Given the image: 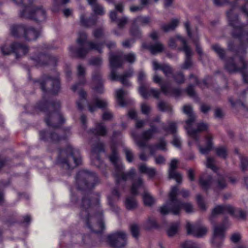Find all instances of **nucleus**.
<instances>
[{
  "label": "nucleus",
  "mask_w": 248,
  "mask_h": 248,
  "mask_svg": "<svg viewBox=\"0 0 248 248\" xmlns=\"http://www.w3.org/2000/svg\"><path fill=\"white\" fill-rule=\"evenodd\" d=\"M80 215L84 218L87 227L91 231L99 233L105 229L103 220V211L100 209L99 200L97 198L92 200L88 196L82 199Z\"/></svg>",
  "instance_id": "obj_1"
},
{
  "label": "nucleus",
  "mask_w": 248,
  "mask_h": 248,
  "mask_svg": "<svg viewBox=\"0 0 248 248\" xmlns=\"http://www.w3.org/2000/svg\"><path fill=\"white\" fill-rule=\"evenodd\" d=\"M178 189L177 186L171 187L169 195L168 201L159 209L162 215H165L170 212L174 215H177L180 214L182 208H184L188 213L193 211V206L191 203L182 202L177 199Z\"/></svg>",
  "instance_id": "obj_2"
},
{
  "label": "nucleus",
  "mask_w": 248,
  "mask_h": 248,
  "mask_svg": "<svg viewBox=\"0 0 248 248\" xmlns=\"http://www.w3.org/2000/svg\"><path fill=\"white\" fill-rule=\"evenodd\" d=\"M87 35L85 32L81 31L78 33V37L76 40L78 47L75 48L71 46L69 47L72 54L76 55L78 58H83L91 50H97L100 53L102 52V48L104 45L103 42L87 41Z\"/></svg>",
  "instance_id": "obj_3"
},
{
  "label": "nucleus",
  "mask_w": 248,
  "mask_h": 248,
  "mask_svg": "<svg viewBox=\"0 0 248 248\" xmlns=\"http://www.w3.org/2000/svg\"><path fill=\"white\" fill-rule=\"evenodd\" d=\"M57 163L65 170L73 169L81 163V158L78 150L69 146L64 150H61Z\"/></svg>",
  "instance_id": "obj_4"
},
{
  "label": "nucleus",
  "mask_w": 248,
  "mask_h": 248,
  "mask_svg": "<svg viewBox=\"0 0 248 248\" xmlns=\"http://www.w3.org/2000/svg\"><path fill=\"white\" fill-rule=\"evenodd\" d=\"M111 149L112 153L109 159L115 167L114 176L116 184L118 186L122 181L125 183L128 180L133 179L136 174V171L134 168H131L128 171L124 172V167L119 160L117 149L114 145L111 146Z\"/></svg>",
  "instance_id": "obj_5"
},
{
  "label": "nucleus",
  "mask_w": 248,
  "mask_h": 248,
  "mask_svg": "<svg viewBox=\"0 0 248 248\" xmlns=\"http://www.w3.org/2000/svg\"><path fill=\"white\" fill-rule=\"evenodd\" d=\"M225 68L231 73H241L244 81L248 83V62H246L243 58L240 57L239 53L226 60Z\"/></svg>",
  "instance_id": "obj_6"
},
{
  "label": "nucleus",
  "mask_w": 248,
  "mask_h": 248,
  "mask_svg": "<svg viewBox=\"0 0 248 248\" xmlns=\"http://www.w3.org/2000/svg\"><path fill=\"white\" fill-rule=\"evenodd\" d=\"M191 126L188 125L185 126L188 135L198 142V146L200 153L203 155L207 154L213 148L212 137L210 135L206 137V147L203 148L199 144L198 133L206 131L208 128V124L203 123H198L197 124V128L196 129L191 128Z\"/></svg>",
  "instance_id": "obj_7"
},
{
  "label": "nucleus",
  "mask_w": 248,
  "mask_h": 248,
  "mask_svg": "<svg viewBox=\"0 0 248 248\" xmlns=\"http://www.w3.org/2000/svg\"><path fill=\"white\" fill-rule=\"evenodd\" d=\"M229 23L233 28V37L238 38L243 46L248 45V32L244 29V27L239 21L238 16L234 15L232 9L227 12Z\"/></svg>",
  "instance_id": "obj_8"
},
{
  "label": "nucleus",
  "mask_w": 248,
  "mask_h": 248,
  "mask_svg": "<svg viewBox=\"0 0 248 248\" xmlns=\"http://www.w3.org/2000/svg\"><path fill=\"white\" fill-rule=\"evenodd\" d=\"M97 181L98 178L95 173L86 170L79 171L76 178L78 188L85 191L93 188Z\"/></svg>",
  "instance_id": "obj_9"
},
{
  "label": "nucleus",
  "mask_w": 248,
  "mask_h": 248,
  "mask_svg": "<svg viewBox=\"0 0 248 248\" xmlns=\"http://www.w3.org/2000/svg\"><path fill=\"white\" fill-rule=\"evenodd\" d=\"M20 16L37 22H42L45 20L46 15V10L42 6L36 7L31 3L20 12Z\"/></svg>",
  "instance_id": "obj_10"
},
{
  "label": "nucleus",
  "mask_w": 248,
  "mask_h": 248,
  "mask_svg": "<svg viewBox=\"0 0 248 248\" xmlns=\"http://www.w3.org/2000/svg\"><path fill=\"white\" fill-rule=\"evenodd\" d=\"M29 47L22 43L15 42L10 45H5L0 47V50L3 55L13 53L16 58H19L26 55L29 52Z\"/></svg>",
  "instance_id": "obj_11"
},
{
  "label": "nucleus",
  "mask_w": 248,
  "mask_h": 248,
  "mask_svg": "<svg viewBox=\"0 0 248 248\" xmlns=\"http://www.w3.org/2000/svg\"><path fill=\"white\" fill-rule=\"evenodd\" d=\"M60 107V103L59 101L52 103L51 108L54 110L51 113H46L45 119L46 123L48 126L56 128L64 122V119L58 110Z\"/></svg>",
  "instance_id": "obj_12"
},
{
  "label": "nucleus",
  "mask_w": 248,
  "mask_h": 248,
  "mask_svg": "<svg viewBox=\"0 0 248 248\" xmlns=\"http://www.w3.org/2000/svg\"><path fill=\"white\" fill-rule=\"evenodd\" d=\"M142 188L144 193L142 198L144 204L147 206H152L155 202V200L152 195L146 190L144 183L141 177L133 180L131 187V192L133 195H137L139 189Z\"/></svg>",
  "instance_id": "obj_13"
},
{
  "label": "nucleus",
  "mask_w": 248,
  "mask_h": 248,
  "mask_svg": "<svg viewBox=\"0 0 248 248\" xmlns=\"http://www.w3.org/2000/svg\"><path fill=\"white\" fill-rule=\"evenodd\" d=\"M109 245L115 248H122L126 244V236L123 232H118L108 236Z\"/></svg>",
  "instance_id": "obj_14"
},
{
  "label": "nucleus",
  "mask_w": 248,
  "mask_h": 248,
  "mask_svg": "<svg viewBox=\"0 0 248 248\" xmlns=\"http://www.w3.org/2000/svg\"><path fill=\"white\" fill-rule=\"evenodd\" d=\"M36 83L39 84L40 88L44 92L46 91V87L48 83H50L52 86L51 92L53 94H57L60 89V81L58 77L52 78L50 76H46L41 81H37Z\"/></svg>",
  "instance_id": "obj_15"
},
{
  "label": "nucleus",
  "mask_w": 248,
  "mask_h": 248,
  "mask_svg": "<svg viewBox=\"0 0 248 248\" xmlns=\"http://www.w3.org/2000/svg\"><path fill=\"white\" fill-rule=\"evenodd\" d=\"M109 60L111 68L110 78L112 80H115L118 78L116 75V69L122 67L123 63L122 54L116 55L110 53Z\"/></svg>",
  "instance_id": "obj_16"
},
{
  "label": "nucleus",
  "mask_w": 248,
  "mask_h": 248,
  "mask_svg": "<svg viewBox=\"0 0 248 248\" xmlns=\"http://www.w3.org/2000/svg\"><path fill=\"white\" fill-rule=\"evenodd\" d=\"M103 143L97 140L92 145V155L91 156L92 163L97 167H99L102 164L99 154L104 152V147Z\"/></svg>",
  "instance_id": "obj_17"
},
{
  "label": "nucleus",
  "mask_w": 248,
  "mask_h": 248,
  "mask_svg": "<svg viewBox=\"0 0 248 248\" xmlns=\"http://www.w3.org/2000/svg\"><path fill=\"white\" fill-rule=\"evenodd\" d=\"M150 129L144 131L141 135V139H138L132 134V136L135 139L136 143L140 148H143L147 146L146 142L151 140L155 133L158 132L157 128L152 124H150Z\"/></svg>",
  "instance_id": "obj_18"
},
{
  "label": "nucleus",
  "mask_w": 248,
  "mask_h": 248,
  "mask_svg": "<svg viewBox=\"0 0 248 248\" xmlns=\"http://www.w3.org/2000/svg\"><path fill=\"white\" fill-rule=\"evenodd\" d=\"M177 37L180 40L183 45V47L179 48V50L184 51L186 55L185 61L181 68L183 69H187L192 66L191 57L192 55V52L184 38L179 36Z\"/></svg>",
  "instance_id": "obj_19"
},
{
  "label": "nucleus",
  "mask_w": 248,
  "mask_h": 248,
  "mask_svg": "<svg viewBox=\"0 0 248 248\" xmlns=\"http://www.w3.org/2000/svg\"><path fill=\"white\" fill-rule=\"evenodd\" d=\"M36 66H43L46 64L56 65L57 59L55 57H51L48 55L40 54L38 56L32 57Z\"/></svg>",
  "instance_id": "obj_20"
},
{
  "label": "nucleus",
  "mask_w": 248,
  "mask_h": 248,
  "mask_svg": "<svg viewBox=\"0 0 248 248\" xmlns=\"http://www.w3.org/2000/svg\"><path fill=\"white\" fill-rule=\"evenodd\" d=\"M186 229L187 234H192L197 237H202L207 232V229L203 226L192 225L190 222H187Z\"/></svg>",
  "instance_id": "obj_21"
},
{
  "label": "nucleus",
  "mask_w": 248,
  "mask_h": 248,
  "mask_svg": "<svg viewBox=\"0 0 248 248\" xmlns=\"http://www.w3.org/2000/svg\"><path fill=\"white\" fill-rule=\"evenodd\" d=\"M225 229L223 224L214 227L212 243L215 246L219 247L222 244L224 238Z\"/></svg>",
  "instance_id": "obj_22"
},
{
  "label": "nucleus",
  "mask_w": 248,
  "mask_h": 248,
  "mask_svg": "<svg viewBox=\"0 0 248 248\" xmlns=\"http://www.w3.org/2000/svg\"><path fill=\"white\" fill-rule=\"evenodd\" d=\"M178 163V160L175 158L171 161L169 167V174L170 178L175 179L178 183L180 184L182 181V176L176 171Z\"/></svg>",
  "instance_id": "obj_23"
},
{
  "label": "nucleus",
  "mask_w": 248,
  "mask_h": 248,
  "mask_svg": "<svg viewBox=\"0 0 248 248\" xmlns=\"http://www.w3.org/2000/svg\"><path fill=\"white\" fill-rule=\"evenodd\" d=\"M40 137L42 140L48 141L53 143L59 142L62 139L55 131L50 132L47 133L44 131H40Z\"/></svg>",
  "instance_id": "obj_24"
},
{
  "label": "nucleus",
  "mask_w": 248,
  "mask_h": 248,
  "mask_svg": "<svg viewBox=\"0 0 248 248\" xmlns=\"http://www.w3.org/2000/svg\"><path fill=\"white\" fill-rule=\"evenodd\" d=\"M108 106V102L107 100L99 98H95L93 103L90 102L88 104V109L91 112L96 111L97 108L104 109L107 108Z\"/></svg>",
  "instance_id": "obj_25"
},
{
  "label": "nucleus",
  "mask_w": 248,
  "mask_h": 248,
  "mask_svg": "<svg viewBox=\"0 0 248 248\" xmlns=\"http://www.w3.org/2000/svg\"><path fill=\"white\" fill-rule=\"evenodd\" d=\"M40 31L36 30L34 28L26 25L23 37L28 41H31L36 40L40 35Z\"/></svg>",
  "instance_id": "obj_26"
},
{
  "label": "nucleus",
  "mask_w": 248,
  "mask_h": 248,
  "mask_svg": "<svg viewBox=\"0 0 248 248\" xmlns=\"http://www.w3.org/2000/svg\"><path fill=\"white\" fill-rule=\"evenodd\" d=\"M152 63L154 70H161L166 77L169 78L170 75L172 76L173 74V70L170 65L168 64H160L156 61H154Z\"/></svg>",
  "instance_id": "obj_27"
},
{
  "label": "nucleus",
  "mask_w": 248,
  "mask_h": 248,
  "mask_svg": "<svg viewBox=\"0 0 248 248\" xmlns=\"http://www.w3.org/2000/svg\"><path fill=\"white\" fill-rule=\"evenodd\" d=\"M233 211V207L230 205H217L212 210L211 217L221 214L232 213Z\"/></svg>",
  "instance_id": "obj_28"
},
{
  "label": "nucleus",
  "mask_w": 248,
  "mask_h": 248,
  "mask_svg": "<svg viewBox=\"0 0 248 248\" xmlns=\"http://www.w3.org/2000/svg\"><path fill=\"white\" fill-rule=\"evenodd\" d=\"M183 111L188 117L186 121V125L191 126L196 119V116L193 111L192 107L190 105H185L183 107Z\"/></svg>",
  "instance_id": "obj_29"
},
{
  "label": "nucleus",
  "mask_w": 248,
  "mask_h": 248,
  "mask_svg": "<svg viewBox=\"0 0 248 248\" xmlns=\"http://www.w3.org/2000/svg\"><path fill=\"white\" fill-rule=\"evenodd\" d=\"M145 78V73L142 71H140L138 75V81L140 85L139 93L143 97H146L149 95L146 93V86L148 85V84L144 83Z\"/></svg>",
  "instance_id": "obj_30"
},
{
  "label": "nucleus",
  "mask_w": 248,
  "mask_h": 248,
  "mask_svg": "<svg viewBox=\"0 0 248 248\" xmlns=\"http://www.w3.org/2000/svg\"><path fill=\"white\" fill-rule=\"evenodd\" d=\"M109 17L112 22H117L119 28L122 29L127 23L128 19L125 16H123L120 19L117 18L116 11H111L110 12Z\"/></svg>",
  "instance_id": "obj_31"
},
{
  "label": "nucleus",
  "mask_w": 248,
  "mask_h": 248,
  "mask_svg": "<svg viewBox=\"0 0 248 248\" xmlns=\"http://www.w3.org/2000/svg\"><path fill=\"white\" fill-rule=\"evenodd\" d=\"M86 74V69L85 67H84L81 64H79L77 66V75L79 78H80L81 81L79 83L76 84L75 85H73L72 87V90L75 92L79 84H84L85 82V79L84 78Z\"/></svg>",
  "instance_id": "obj_32"
},
{
  "label": "nucleus",
  "mask_w": 248,
  "mask_h": 248,
  "mask_svg": "<svg viewBox=\"0 0 248 248\" xmlns=\"http://www.w3.org/2000/svg\"><path fill=\"white\" fill-rule=\"evenodd\" d=\"M161 90L165 95H171L178 97L181 94L182 91L179 88H171L166 85H161Z\"/></svg>",
  "instance_id": "obj_33"
},
{
  "label": "nucleus",
  "mask_w": 248,
  "mask_h": 248,
  "mask_svg": "<svg viewBox=\"0 0 248 248\" xmlns=\"http://www.w3.org/2000/svg\"><path fill=\"white\" fill-rule=\"evenodd\" d=\"M142 46L144 48L148 49L151 53L154 55L161 52L164 49L163 45L159 42H157L150 46H147L143 43Z\"/></svg>",
  "instance_id": "obj_34"
},
{
  "label": "nucleus",
  "mask_w": 248,
  "mask_h": 248,
  "mask_svg": "<svg viewBox=\"0 0 248 248\" xmlns=\"http://www.w3.org/2000/svg\"><path fill=\"white\" fill-rule=\"evenodd\" d=\"M212 181V177L207 174H202L200 178L199 184L202 189L207 190L210 187Z\"/></svg>",
  "instance_id": "obj_35"
},
{
  "label": "nucleus",
  "mask_w": 248,
  "mask_h": 248,
  "mask_svg": "<svg viewBox=\"0 0 248 248\" xmlns=\"http://www.w3.org/2000/svg\"><path fill=\"white\" fill-rule=\"evenodd\" d=\"M26 25H13L11 27V33L15 37L23 36Z\"/></svg>",
  "instance_id": "obj_36"
},
{
  "label": "nucleus",
  "mask_w": 248,
  "mask_h": 248,
  "mask_svg": "<svg viewBox=\"0 0 248 248\" xmlns=\"http://www.w3.org/2000/svg\"><path fill=\"white\" fill-rule=\"evenodd\" d=\"M96 22L97 18L94 16L87 19L85 18L84 15H81L80 16V23L86 27H90L94 26L96 24Z\"/></svg>",
  "instance_id": "obj_37"
},
{
  "label": "nucleus",
  "mask_w": 248,
  "mask_h": 248,
  "mask_svg": "<svg viewBox=\"0 0 248 248\" xmlns=\"http://www.w3.org/2000/svg\"><path fill=\"white\" fill-rule=\"evenodd\" d=\"M179 20L177 19H173L168 24H164L161 25V29L165 32H169L173 31L178 26Z\"/></svg>",
  "instance_id": "obj_38"
},
{
  "label": "nucleus",
  "mask_w": 248,
  "mask_h": 248,
  "mask_svg": "<svg viewBox=\"0 0 248 248\" xmlns=\"http://www.w3.org/2000/svg\"><path fill=\"white\" fill-rule=\"evenodd\" d=\"M139 170L140 173L146 174L150 177H153L156 173L155 168H149L144 164L139 166Z\"/></svg>",
  "instance_id": "obj_39"
},
{
  "label": "nucleus",
  "mask_w": 248,
  "mask_h": 248,
  "mask_svg": "<svg viewBox=\"0 0 248 248\" xmlns=\"http://www.w3.org/2000/svg\"><path fill=\"white\" fill-rule=\"evenodd\" d=\"M91 131L93 134L101 136H105L107 133L106 126L102 123L97 124Z\"/></svg>",
  "instance_id": "obj_40"
},
{
  "label": "nucleus",
  "mask_w": 248,
  "mask_h": 248,
  "mask_svg": "<svg viewBox=\"0 0 248 248\" xmlns=\"http://www.w3.org/2000/svg\"><path fill=\"white\" fill-rule=\"evenodd\" d=\"M133 73V71L130 69L128 71L124 72L123 75L120 76H117L118 78L115 80H119L124 85L129 86H130V83L129 81L126 79V78L132 77Z\"/></svg>",
  "instance_id": "obj_41"
},
{
  "label": "nucleus",
  "mask_w": 248,
  "mask_h": 248,
  "mask_svg": "<svg viewBox=\"0 0 248 248\" xmlns=\"http://www.w3.org/2000/svg\"><path fill=\"white\" fill-rule=\"evenodd\" d=\"M124 205L126 209L133 210L137 207L138 204L134 197H128L124 201Z\"/></svg>",
  "instance_id": "obj_42"
},
{
  "label": "nucleus",
  "mask_w": 248,
  "mask_h": 248,
  "mask_svg": "<svg viewBox=\"0 0 248 248\" xmlns=\"http://www.w3.org/2000/svg\"><path fill=\"white\" fill-rule=\"evenodd\" d=\"M126 94V92L122 89H119L116 91V96L117 102L121 107H124L125 105L124 97Z\"/></svg>",
  "instance_id": "obj_43"
},
{
  "label": "nucleus",
  "mask_w": 248,
  "mask_h": 248,
  "mask_svg": "<svg viewBox=\"0 0 248 248\" xmlns=\"http://www.w3.org/2000/svg\"><path fill=\"white\" fill-rule=\"evenodd\" d=\"M216 187L217 189H223L226 187V178L222 175H219L215 182Z\"/></svg>",
  "instance_id": "obj_44"
},
{
  "label": "nucleus",
  "mask_w": 248,
  "mask_h": 248,
  "mask_svg": "<svg viewBox=\"0 0 248 248\" xmlns=\"http://www.w3.org/2000/svg\"><path fill=\"white\" fill-rule=\"evenodd\" d=\"M212 49L216 53L221 60H224L225 57V50L218 44H214L212 46Z\"/></svg>",
  "instance_id": "obj_45"
},
{
  "label": "nucleus",
  "mask_w": 248,
  "mask_h": 248,
  "mask_svg": "<svg viewBox=\"0 0 248 248\" xmlns=\"http://www.w3.org/2000/svg\"><path fill=\"white\" fill-rule=\"evenodd\" d=\"M139 22L141 26L150 25L152 20L149 16H139L134 20V22Z\"/></svg>",
  "instance_id": "obj_46"
},
{
  "label": "nucleus",
  "mask_w": 248,
  "mask_h": 248,
  "mask_svg": "<svg viewBox=\"0 0 248 248\" xmlns=\"http://www.w3.org/2000/svg\"><path fill=\"white\" fill-rule=\"evenodd\" d=\"M80 99L77 102V105L78 109L82 110L83 109V103L86 100V93L83 90H81L79 92Z\"/></svg>",
  "instance_id": "obj_47"
},
{
  "label": "nucleus",
  "mask_w": 248,
  "mask_h": 248,
  "mask_svg": "<svg viewBox=\"0 0 248 248\" xmlns=\"http://www.w3.org/2000/svg\"><path fill=\"white\" fill-rule=\"evenodd\" d=\"M172 78L174 82L178 84H182L185 81V76L182 72H177L173 74Z\"/></svg>",
  "instance_id": "obj_48"
},
{
  "label": "nucleus",
  "mask_w": 248,
  "mask_h": 248,
  "mask_svg": "<svg viewBox=\"0 0 248 248\" xmlns=\"http://www.w3.org/2000/svg\"><path fill=\"white\" fill-rule=\"evenodd\" d=\"M179 227L178 222L172 223L167 231L168 235L170 237L174 236L177 232Z\"/></svg>",
  "instance_id": "obj_49"
},
{
  "label": "nucleus",
  "mask_w": 248,
  "mask_h": 248,
  "mask_svg": "<svg viewBox=\"0 0 248 248\" xmlns=\"http://www.w3.org/2000/svg\"><path fill=\"white\" fill-rule=\"evenodd\" d=\"M146 93L149 95L146 97H143L144 98H147L151 96H153L155 98L158 99L160 94V92L158 90L154 88L149 89V85L146 86Z\"/></svg>",
  "instance_id": "obj_50"
},
{
  "label": "nucleus",
  "mask_w": 248,
  "mask_h": 248,
  "mask_svg": "<svg viewBox=\"0 0 248 248\" xmlns=\"http://www.w3.org/2000/svg\"><path fill=\"white\" fill-rule=\"evenodd\" d=\"M162 128L165 132L174 134V135H176L175 133L177 131V126L175 123H170L168 127L164 126V124H162Z\"/></svg>",
  "instance_id": "obj_51"
},
{
  "label": "nucleus",
  "mask_w": 248,
  "mask_h": 248,
  "mask_svg": "<svg viewBox=\"0 0 248 248\" xmlns=\"http://www.w3.org/2000/svg\"><path fill=\"white\" fill-rule=\"evenodd\" d=\"M230 214L236 218L241 219H245L247 216L246 212L240 209H234L233 208V212L230 213Z\"/></svg>",
  "instance_id": "obj_52"
},
{
  "label": "nucleus",
  "mask_w": 248,
  "mask_h": 248,
  "mask_svg": "<svg viewBox=\"0 0 248 248\" xmlns=\"http://www.w3.org/2000/svg\"><path fill=\"white\" fill-rule=\"evenodd\" d=\"M123 61H124L130 63H133L136 60V56L135 53L130 52L122 55Z\"/></svg>",
  "instance_id": "obj_53"
},
{
  "label": "nucleus",
  "mask_w": 248,
  "mask_h": 248,
  "mask_svg": "<svg viewBox=\"0 0 248 248\" xmlns=\"http://www.w3.org/2000/svg\"><path fill=\"white\" fill-rule=\"evenodd\" d=\"M144 226L146 229H150L153 228L157 227V224L155 218L150 217L145 223Z\"/></svg>",
  "instance_id": "obj_54"
},
{
  "label": "nucleus",
  "mask_w": 248,
  "mask_h": 248,
  "mask_svg": "<svg viewBox=\"0 0 248 248\" xmlns=\"http://www.w3.org/2000/svg\"><path fill=\"white\" fill-rule=\"evenodd\" d=\"M13 2L24 9L26 8L29 5L32 3L33 0H12Z\"/></svg>",
  "instance_id": "obj_55"
},
{
  "label": "nucleus",
  "mask_w": 248,
  "mask_h": 248,
  "mask_svg": "<svg viewBox=\"0 0 248 248\" xmlns=\"http://www.w3.org/2000/svg\"><path fill=\"white\" fill-rule=\"evenodd\" d=\"M182 248H201V246L191 241H186L181 244Z\"/></svg>",
  "instance_id": "obj_56"
},
{
  "label": "nucleus",
  "mask_w": 248,
  "mask_h": 248,
  "mask_svg": "<svg viewBox=\"0 0 248 248\" xmlns=\"http://www.w3.org/2000/svg\"><path fill=\"white\" fill-rule=\"evenodd\" d=\"M130 229L132 236L137 238L139 235L140 227L136 224H133L130 227Z\"/></svg>",
  "instance_id": "obj_57"
},
{
  "label": "nucleus",
  "mask_w": 248,
  "mask_h": 248,
  "mask_svg": "<svg viewBox=\"0 0 248 248\" xmlns=\"http://www.w3.org/2000/svg\"><path fill=\"white\" fill-rule=\"evenodd\" d=\"M217 155L222 158H225L227 155V151L224 147H220L216 149Z\"/></svg>",
  "instance_id": "obj_58"
},
{
  "label": "nucleus",
  "mask_w": 248,
  "mask_h": 248,
  "mask_svg": "<svg viewBox=\"0 0 248 248\" xmlns=\"http://www.w3.org/2000/svg\"><path fill=\"white\" fill-rule=\"evenodd\" d=\"M215 159L213 157H207L206 167L208 168L212 169L213 171H216L217 168L215 165Z\"/></svg>",
  "instance_id": "obj_59"
},
{
  "label": "nucleus",
  "mask_w": 248,
  "mask_h": 248,
  "mask_svg": "<svg viewBox=\"0 0 248 248\" xmlns=\"http://www.w3.org/2000/svg\"><path fill=\"white\" fill-rule=\"evenodd\" d=\"M241 168L243 171H248V158L246 156H241Z\"/></svg>",
  "instance_id": "obj_60"
},
{
  "label": "nucleus",
  "mask_w": 248,
  "mask_h": 248,
  "mask_svg": "<svg viewBox=\"0 0 248 248\" xmlns=\"http://www.w3.org/2000/svg\"><path fill=\"white\" fill-rule=\"evenodd\" d=\"M166 141H165L164 138H160L159 140V142L158 143L155 144V147L157 149L162 150V151H166Z\"/></svg>",
  "instance_id": "obj_61"
},
{
  "label": "nucleus",
  "mask_w": 248,
  "mask_h": 248,
  "mask_svg": "<svg viewBox=\"0 0 248 248\" xmlns=\"http://www.w3.org/2000/svg\"><path fill=\"white\" fill-rule=\"evenodd\" d=\"M130 33L135 37L140 38L141 36V31L137 27H132L130 30Z\"/></svg>",
  "instance_id": "obj_62"
},
{
  "label": "nucleus",
  "mask_w": 248,
  "mask_h": 248,
  "mask_svg": "<svg viewBox=\"0 0 248 248\" xmlns=\"http://www.w3.org/2000/svg\"><path fill=\"white\" fill-rule=\"evenodd\" d=\"M92 9L94 13L96 14L99 15H103L104 14L105 12L104 8L98 3L93 5Z\"/></svg>",
  "instance_id": "obj_63"
},
{
  "label": "nucleus",
  "mask_w": 248,
  "mask_h": 248,
  "mask_svg": "<svg viewBox=\"0 0 248 248\" xmlns=\"http://www.w3.org/2000/svg\"><path fill=\"white\" fill-rule=\"evenodd\" d=\"M124 152L125 153L127 161L129 162H132L134 156L132 151L128 148H124Z\"/></svg>",
  "instance_id": "obj_64"
}]
</instances>
